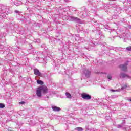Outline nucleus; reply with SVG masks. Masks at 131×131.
Instances as JSON below:
<instances>
[{
    "label": "nucleus",
    "mask_w": 131,
    "mask_h": 131,
    "mask_svg": "<svg viewBox=\"0 0 131 131\" xmlns=\"http://www.w3.org/2000/svg\"><path fill=\"white\" fill-rule=\"evenodd\" d=\"M81 97L84 99V100H91L92 99V96L87 94L86 93H82L81 95Z\"/></svg>",
    "instance_id": "nucleus-1"
},
{
    "label": "nucleus",
    "mask_w": 131,
    "mask_h": 131,
    "mask_svg": "<svg viewBox=\"0 0 131 131\" xmlns=\"http://www.w3.org/2000/svg\"><path fill=\"white\" fill-rule=\"evenodd\" d=\"M119 68L122 71H127V63H125L124 64H121L119 66Z\"/></svg>",
    "instance_id": "nucleus-2"
},
{
    "label": "nucleus",
    "mask_w": 131,
    "mask_h": 131,
    "mask_svg": "<svg viewBox=\"0 0 131 131\" xmlns=\"http://www.w3.org/2000/svg\"><path fill=\"white\" fill-rule=\"evenodd\" d=\"M34 73L35 75H37V76H41V73L39 72V70L37 69H34Z\"/></svg>",
    "instance_id": "nucleus-3"
},
{
    "label": "nucleus",
    "mask_w": 131,
    "mask_h": 131,
    "mask_svg": "<svg viewBox=\"0 0 131 131\" xmlns=\"http://www.w3.org/2000/svg\"><path fill=\"white\" fill-rule=\"evenodd\" d=\"M40 90H41V91L44 93L46 94V93H48V88L46 86H40Z\"/></svg>",
    "instance_id": "nucleus-4"
},
{
    "label": "nucleus",
    "mask_w": 131,
    "mask_h": 131,
    "mask_svg": "<svg viewBox=\"0 0 131 131\" xmlns=\"http://www.w3.org/2000/svg\"><path fill=\"white\" fill-rule=\"evenodd\" d=\"M41 90L40 88H38L37 90L36 95L38 97H41Z\"/></svg>",
    "instance_id": "nucleus-5"
},
{
    "label": "nucleus",
    "mask_w": 131,
    "mask_h": 131,
    "mask_svg": "<svg viewBox=\"0 0 131 131\" xmlns=\"http://www.w3.org/2000/svg\"><path fill=\"white\" fill-rule=\"evenodd\" d=\"M120 77L121 78H124L125 77H128V75H127L126 74H125L124 73H121L120 74Z\"/></svg>",
    "instance_id": "nucleus-6"
},
{
    "label": "nucleus",
    "mask_w": 131,
    "mask_h": 131,
    "mask_svg": "<svg viewBox=\"0 0 131 131\" xmlns=\"http://www.w3.org/2000/svg\"><path fill=\"white\" fill-rule=\"evenodd\" d=\"M52 109L53 111L55 112H58L60 111V110H61V108L60 107L57 106H52Z\"/></svg>",
    "instance_id": "nucleus-7"
},
{
    "label": "nucleus",
    "mask_w": 131,
    "mask_h": 131,
    "mask_svg": "<svg viewBox=\"0 0 131 131\" xmlns=\"http://www.w3.org/2000/svg\"><path fill=\"white\" fill-rule=\"evenodd\" d=\"M90 75H91V72L89 71H86L85 73V77L89 78V77H90Z\"/></svg>",
    "instance_id": "nucleus-8"
},
{
    "label": "nucleus",
    "mask_w": 131,
    "mask_h": 131,
    "mask_svg": "<svg viewBox=\"0 0 131 131\" xmlns=\"http://www.w3.org/2000/svg\"><path fill=\"white\" fill-rule=\"evenodd\" d=\"M37 83H38V84H40L41 85H43L45 83L41 80H37Z\"/></svg>",
    "instance_id": "nucleus-9"
},
{
    "label": "nucleus",
    "mask_w": 131,
    "mask_h": 131,
    "mask_svg": "<svg viewBox=\"0 0 131 131\" xmlns=\"http://www.w3.org/2000/svg\"><path fill=\"white\" fill-rule=\"evenodd\" d=\"M71 19H72V20H74L75 21H79L80 20V19L76 17H72Z\"/></svg>",
    "instance_id": "nucleus-10"
},
{
    "label": "nucleus",
    "mask_w": 131,
    "mask_h": 131,
    "mask_svg": "<svg viewBox=\"0 0 131 131\" xmlns=\"http://www.w3.org/2000/svg\"><path fill=\"white\" fill-rule=\"evenodd\" d=\"M66 95L67 96V98H68L69 99H71V94L69 93H66Z\"/></svg>",
    "instance_id": "nucleus-11"
},
{
    "label": "nucleus",
    "mask_w": 131,
    "mask_h": 131,
    "mask_svg": "<svg viewBox=\"0 0 131 131\" xmlns=\"http://www.w3.org/2000/svg\"><path fill=\"white\" fill-rule=\"evenodd\" d=\"M126 88H127V84H125L121 88V90H124V89H126Z\"/></svg>",
    "instance_id": "nucleus-12"
},
{
    "label": "nucleus",
    "mask_w": 131,
    "mask_h": 131,
    "mask_svg": "<svg viewBox=\"0 0 131 131\" xmlns=\"http://www.w3.org/2000/svg\"><path fill=\"white\" fill-rule=\"evenodd\" d=\"M0 108H5V104L3 103H0Z\"/></svg>",
    "instance_id": "nucleus-13"
},
{
    "label": "nucleus",
    "mask_w": 131,
    "mask_h": 131,
    "mask_svg": "<svg viewBox=\"0 0 131 131\" xmlns=\"http://www.w3.org/2000/svg\"><path fill=\"white\" fill-rule=\"evenodd\" d=\"M77 130H79V131H82L83 130L82 128H81V127H77Z\"/></svg>",
    "instance_id": "nucleus-14"
},
{
    "label": "nucleus",
    "mask_w": 131,
    "mask_h": 131,
    "mask_svg": "<svg viewBox=\"0 0 131 131\" xmlns=\"http://www.w3.org/2000/svg\"><path fill=\"white\" fill-rule=\"evenodd\" d=\"M126 50L127 51H131V46H129V47H127Z\"/></svg>",
    "instance_id": "nucleus-15"
},
{
    "label": "nucleus",
    "mask_w": 131,
    "mask_h": 131,
    "mask_svg": "<svg viewBox=\"0 0 131 131\" xmlns=\"http://www.w3.org/2000/svg\"><path fill=\"white\" fill-rule=\"evenodd\" d=\"M24 104H25V102H24V101H21V102H19V105H23Z\"/></svg>",
    "instance_id": "nucleus-16"
},
{
    "label": "nucleus",
    "mask_w": 131,
    "mask_h": 131,
    "mask_svg": "<svg viewBox=\"0 0 131 131\" xmlns=\"http://www.w3.org/2000/svg\"><path fill=\"white\" fill-rule=\"evenodd\" d=\"M107 78H108V79H111L112 78V77H111V75H108L107 76Z\"/></svg>",
    "instance_id": "nucleus-17"
},
{
    "label": "nucleus",
    "mask_w": 131,
    "mask_h": 131,
    "mask_svg": "<svg viewBox=\"0 0 131 131\" xmlns=\"http://www.w3.org/2000/svg\"><path fill=\"white\" fill-rule=\"evenodd\" d=\"M111 92H116L115 90H111Z\"/></svg>",
    "instance_id": "nucleus-18"
},
{
    "label": "nucleus",
    "mask_w": 131,
    "mask_h": 131,
    "mask_svg": "<svg viewBox=\"0 0 131 131\" xmlns=\"http://www.w3.org/2000/svg\"><path fill=\"white\" fill-rule=\"evenodd\" d=\"M15 13H18V11H17V10H16V11H15Z\"/></svg>",
    "instance_id": "nucleus-19"
},
{
    "label": "nucleus",
    "mask_w": 131,
    "mask_h": 131,
    "mask_svg": "<svg viewBox=\"0 0 131 131\" xmlns=\"http://www.w3.org/2000/svg\"><path fill=\"white\" fill-rule=\"evenodd\" d=\"M129 102H131V98L129 100Z\"/></svg>",
    "instance_id": "nucleus-20"
}]
</instances>
